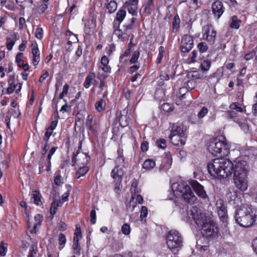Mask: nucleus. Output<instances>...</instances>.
<instances>
[{"label":"nucleus","instance_id":"obj_40","mask_svg":"<svg viewBox=\"0 0 257 257\" xmlns=\"http://www.w3.org/2000/svg\"><path fill=\"white\" fill-rule=\"evenodd\" d=\"M58 240H59V248L60 249H62L66 243V239L65 235L63 233H60L58 236Z\"/></svg>","mask_w":257,"mask_h":257},{"label":"nucleus","instance_id":"obj_41","mask_svg":"<svg viewBox=\"0 0 257 257\" xmlns=\"http://www.w3.org/2000/svg\"><path fill=\"white\" fill-rule=\"evenodd\" d=\"M126 15V12L123 10H119L116 16V20L120 23L124 19Z\"/></svg>","mask_w":257,"mask_h":257},{"label":"nucleus","instance_id":"obj_16","mask_svg":"<svg viewBox=\"0 0 257 257\" xmlns=\"http://www.w3.org/2000/svg\"><path fill=\"white\" fill-rule=\"evenodd\" d=\"M193 40L190 35H185L182 39L181 49L182 52H189L193 47Z\"/></svg>","mask_w":257,"mask_h":257},{"label":"nucleus","instance_id":"obj_43","mask_svg":"<svg viewBox=\"0 0 257 257\" xmlns=\"http://www.w3.org/2000/svg\"><path fill=\"white\" fill-rule=\"evenodd\" d=\"M37 252V245L36 243H33L30 248L28 257H36Z\"/></svg>","mask_w":257,"mask_h":257},{"label":"nucleus","instance_id":"obj_52","mask_svg":"<svg viewBox=\"0 0 257 257\" xmlns=\"http://www.w3.org/2000/svg\"><path fill=\"white\" fill-rule=\"evenodd\" d=\"M23 54L22 53H18L16 57V62L17 65L20 66L24 63L23 60Z\"/></svg>","mask_w":257,"mask_h":257},{"label":"nucleus","instance_id":"obj_56","mask_svg":"<svg viewBox=\"0 0 257 257\" xmlns=\"http://www.w3.org/2000/svg\"><path fill=\"white\" fill-rule=\"evenodd\" d=\"M249 194L252 198L257 202V188H251L250 189Z\"/></svg>","mask_w":257,"mask_h":257},{"label":"nucleus","instance_id":"obj_31","mask_svg":"<svg viewBox=\"0 0 257 257\" xmlns=\"http://www.w3.org/2000/svg\"><path fill=\"white\" fill-rule=\"evenodd\" d=\"M88 127L89 131L94 136L96 135L99 131V125L95 121H94V123L92 124V125Z\"/></svg>","mask_w":257,"mask_h":257},{"label":"nucleus","instance_id":"obj_3","mask_svg":"<svg viewBox=\"0 0 257 257\" xmlns=\"http://www.w3.org/2000/svg\"><path fill=\"white\" fill-rule=\"evenodd\" d=\"M234 164L225 158L215 159L208 163L209 174L218 180L229 178L233 172Z\"/></svg>","mask_w":257,"mask_h":257},{"label":"nucleus","instance_id":"obj_53","mask_svg":"<svg viewBox=\"0 0 257 257\" xmlns=\"http://www.w3.org/2000/svg\"><path fill=\"white\" fill-rule=\"evenodd\" d=\"M62 177L60 174L59 171H58L55 174L54 182L57 185H60L62 184Z\"/></svg>","mask_w":257,"mask_h":257},{"label":"nucleus","instance_id":"obj_32","mask_svg":"<svg viewBox=\"0 0 257 257\" xmlns=\"http://www.w3.org/2000/svg\"><path fill=\"white\" fill-rule=\"evenodd\" d=\"M220 220L223 223H227L228 221V215L226 208L217 213Z\"/></svg>","mask_w":257,"mask_h":257},{"label":"nucleus","instance_id":"obj_62","mask_svg":"<svg viewBox=\"0 0 257 257\" xmlns=\"http://www.w3.org/2000/svg\"><path fill=\"white\" fill-rule=\"evenodd\" d=\"M148 214V209L146 207L142 206L141 208L140 217L143 220L146 218Z\"/></svg>","mask_w":257,"mask_h":257},{"label":"nucleus","instance_id":"obj_12","mask_svg":"<svg viewBox=\"0 0 257 257\" xmlns=\"http://www.w3.org/2000/svg\"><path fill=\"white\" fill-rule=\"evenodd\" d=\"M82 238L81 231L78 225L76 226V229L73 237V253L79 256L81 253V247L79 244V241Z\"/></svg>","mask_w":257,"mask_h":257},{"label":"nucleus","instance_id":"obj_13","mask_svg":"<svg viewBox=\"0 0 257 257\" xmlns=\"http://www.w3.org/2000/svg\"><path fill=\"white\" fill-rule=\"evenodd\" d=\"M89 161L90 158L86 154L78 152L72 160L73 166L77 165L78 166H87Z\"/></svg>","mask_w":257,"mask_h":257},{"label":"nucleus","instance_id":"obj_19","mask_svg":"<svg viewBox=\"0 0 257 257\" xmlns=\"http://www.w3.org/2000/svg\"><path fill=\"white\" fill-rule=\"evenodd\" d=\"M32 54V64L37 66L40 61V52L36 42H33L31 44Z\"/></svg>","mask_w":257,"mask_h":257},{"label":"nucleus","instance_id":"obj_2","mask_svg":"<svg viewBox=\"0 0 257 257\" xmlns=\"http://www.w3.org/2000/svg\"><path fill=\"white\" fill-rule=\"evenodd\" d=\"M182 219L185 221L193 219L199 227H201L203 235L207 238H216L220 234L216 223L196 207H192L186 210L182 215Z\"/></svg>","mask_w":257,"mask_h":257},{"label":"nucleus","instance_id":"obj_22","mask_svg":"<svg viewBox=\"0 0 257 257\" xmlns=\"http://www.w3.org/2000/svg\"><path fill=\"white\" fill-rule=\"evenodd\" d=\"M184 136L170 134L171 142L175 146H183L185 144Z\"/></svg>","mask_w":257,"mask_h":257},{"label":"nucleus","instance_id":"obj_35","mask_svg":"<svg viewBox=\"0 0 257 257\" xmlns=\"http://www.w3.org/2000/svg\"><path fill=\"white\" fill-rule=\"evenodd\" d=\"M216 207L217 213L226 208V206L222 199H219L216 201Z\"/></svg>","mask_w":257,"mask_h":257},{"label":"nucleus","instance_id":"obj_17","mask_svg":"<svg viewBox=\"0 0 257 257\" xmlns=\"http://www.w3.org/2000/svg\"><path fill=\"white\" fill-rule=\"evenodd\" d=\"M57 149L58 148L56 147H52L48 154L46 163L45 165H44L43 163L41 162L40 163L39 170L40 173H42L44 170H46L48 172H49L50 170L51 165V159L52 158V156L55 153Z\"/></svg>","mask_w":257,"mask_h":257},{"label":"nucleus","instance_id":"obj_59","mask_svg":"<svg viewBox=\"0 0 257 257\" xmlns=\"http://www.w3.org/2000/svg\"><path fill=\"white\" fill-rule=\"evenodd\" d=\"M78 40L76 35L70 33L68 37V43H77Z\"/></svg>","mask_w":257,"mask_h":257},{"label":"nucleus","instance_id":"obj_34","mask_svg":"<svg viewBox=\"0 0 257 257\" xmlns=\"http://www.w3.org/2000/svg\"><path fill=\"white\" fill-rule=\"evenodd\" d=\"M63 202H64L62 201H61V200H54L51 204V207L50 209L51 213L54 214L56 212V210H57V207L61 206Z\"/></svg>","mask_w":257,"mask_h":257},{"label":"nucleus","instance_id":"obj_11","mask_svg":"<svg viewBox=\"0 0 257 257\" xmlns=\"http://www.w3.org/2000/svg\"><path fill=\"white\" fill-rule=\"evenodd\" d=\"M109 60L106 56L101 57L100 64L99 65L98 77L100 79L101 77L105 78L107 76L105 73L110 72V66L109 65Z\"/></svg>","mask_w":257,"mask_h":257},{"label":"nucleus","instance_id":"obj_42","mask_svg":"<svg viewBox=\"0 0 257 257\" xmlns=\"http://www.w3.org/2000/svg\"><path fill=\"white\" fill-rule=\"evenodd\" d=\"M165 48L163 46H160L159 48V54L158 57L156 60V62L157 64H159L161 62L162 60V58L164 56V53H165Z\"/></svg>","mask_w":257,"mask_h":257},{"label":"nucleus","instance_id":"obj_54","mask_svg":"<svg viewBox=\"0 0 257 257\" xmlns=\"http://www.w3.org/2000/svg\"><path fill=\"white\" fill-rule=\"evenodd\" d=\"M197 47L200 52L203 53L207 51V45L205 42H201L198 44Z\"/></svg>","mask_w":257,"mask_h":257},{"label":"nucleus","instance_id":"obj_15","mask_svg":"<svg viewBox=\"0 0 257 257\" xmlns=\"http://www.w3.org/2000/svg\"><path fill=\"white\" fill-rule=\"evenodd\" d=\"M190 184L192 186L195 192L200 198L203 199L208 198V195L204 190V187L196 180H191Z\"/></svg>","mask_w":257,"mask_h":257},{"label":"nucleus","instance_id":"obj_60","mask_svg":"<svg viewBox=\"0 0 257 257\" xmlns=\"http://www.w3.org/2000/svg\"><path fill=\"white\" fill-rule=\"evenodd\" d=\"M3 5H5L6 8L10 11H14L15 10V4L13 2L9 1L6 3L3 4Z\"/></svg>","mask_w":257,"mask_h":257},{"label":"nucleus","instance_id":"obj_50","mask_svg":"<svg viewBox=\"0 0 257 257\" xmlns=\"http://www.w3.org/2000/svg\"><path fill=\"white\" fill-rule=\"evenodd\" d=\"M140 53L139 51H135L132 56L131 60H130V63L131 64L136 63L137 62V61L140 57Z\"/></svg>","mask_w":257,"mask_h":257},{"label":"nucleus","instance_id":"obj_25","mask_svg":"<svg viewBox=\"0 0 257 257\" xmlns=\"http://www.w3.org/2000/svg\"><path fill=\"white\" fill-rule=\"evenodd\" d=\"M9 86L7 88V91L8 94H11L14 92L15 89L18 87V88L16 89V92L18 93L20 91L22 88V84L19 83L18 85L16 84L14 80H10L9 82Z\"/></svg>","mask_w":257,"mask_h":257},{"label":"nucleus","instance_id":"obj_7","mask_svg":"<svg viewBox=\"0 0 257 257\" xmlns=\"http://www.w3.org/2000/svg\"><path fill=\"white\" fill-rule=\"evenodd\" d=\"M116 169H112L111 172V177L115 180V183L114 185V191L117 194H119L122 187L121 181L124 171L121 170H117Z\"/></svg>","mask_w":257,"mask_h":257},{"label":"nucleus","instance_id":"obj_63","mask_svg":"<svg viewBox=\"0 0 257 257\" xmlns=\"http://www.w3.org/2000/svg\"><path fill=\"white\" fill-rule=\"evenodd\" d=\"M53 131H51V130H49L48 128L46 129V131L45 134V136L43 138V140L45 142H48L50 136L52 135L53 133Z\"/></svg>","mask_w":257,"mask_h":257},{"label":"nucleus","instance_id":"obj_23","mask_svg":"<svg viewBox=\"0 0 257 257\" xmlns=\"http://www.w3.org/2000/svg\"><path fill=\"white\" fill-rule=\"evenodd\" d=\"M118 157L116 158L115 160V167L113 169H116L117 170H121L123 171L122 169V167L123 166L124 159L122 156V150L121 149H118L117 150Z\"/></svg>","mask_w":257,"mask_h":257},{"label":"nucleus","instance_id":"obj_14","mask_svg":"<svg viewBox=\"0 0 257 257\" xmlns=\"http://www.w3.org/2000/svg\"><path fill=\"white\" fill-rule=\"evenodd\" d=\"M247 163L246 161L237 159L235 161L233 168L234 176L247 175Z\"/></svg>","mask_w":257,"mask_h":257},{"label":"nucleus","instance_id":"obj_21","mask_svg":"<svg viewBox=\"0 0 257 257\" xmlns=\"http://www.w3.org/2000/svg\"><path fill=\"white\" fill-rule=\"evenodd\" d=\"M212 12L217 18L219 19L224 12L223 5L220 1H216L212 5Z\"/></svg>","mask_w":257,"mask_h":257},{"label":"nucleus","instance_id":"obj_48","mask_svg":"<svg viewBox=\"0 0 257 257\" xmlns=\"http://www.w3.org/2000/svg\"><path fill=\"white\" fill-rule=\"evenodd\" d=\"M138 0H128L125 2L124 7H132L134 8L138 7Z\"/></svg>","mask_w":257,"mask_h":257},{"label":"nucleus","instance_id":"obj_51","mask_svg":"<svg viewBox=\"0 0 257 257\" xmlns=\"http://www.w3.org/2000/svg\"><path fill=\"white\" fill-rule=\"evenodd\" d=\"M211 63L208 60H204L201 64V67L203 71H207L209 69Z\"/></svg>","mask_w":257,"mask_h":257},{"label":"nucleus","instance_id":"obj_29","mask_svg":"<svg viewBox=\"0 0 257 257\" xmlns=\"http://www.w3.org/2000/svg\"><path fill=\"white\" fill-rule=\"evenodd\" d=\"M156 163L152 159H147L143 163V168L147 170H151L154 168Z\"/></svg>","mask_w":257,"mask_h":257},{"label":"nucleus","instance_id":"obj_64","mask_svg":"<svg viewBox=\"0 0 257 257\" xmlns=\"http://www.w3.org/2000/svg\"><path fill=\"white\" fill-rule=\"evenodd\" d=\"M251 246L253 252L257 255V237L252 241Z\"/></svg>","mask_w":257,"mask_h":257},{"label":"nucleus","instance_id":"obj_39","mask_svg":"<svg viewBox=\"0 0 257 257\" xmlns=\"http://www.w3.org/2000/svg\"><path fill=\"white\" fill-rule=\"evenodd\" d=\"M208 109L206 106L202 107L197 113V116L202 121V118L208 113Z\"/></svg>","mask_w":257,"mask_h":257},{"label":"nucleus","instance_id":"obj_44","mask_svg":"<svg viewBox=\"0 0 257 257\" xmlns=\"http://www.w3.org/2000/svg\"><path fill=\"white\" fill-rule=\"evenodd\" d=\"M188 121L191 123L194 124H198L202 122L201 120L197 116H196L193 115H190L188 117Z\"/></svg>","mask_w":257,"mask_h":257},{"label":"nucleus","instance_id":"obj_4","mask_svg":"<svg viewBox=\"0 0 257 257\" xmlns=\"http://www.w3.org/2000/svg\"><path fill=\"white\" fill-rule=\"evenodd\" d=\"M230 146L227 143L225 137L219 136L211 139L208 143L207 149L213 155L217 156H227L230 152Z\"/></svg>","mask_w":257,"mask_h":257},{"label":"nucleus","instance_id":"obj_36","mask_svg":"<svg viewBox=\"0 0 257 257\" xmlns=\"http://www.w3.org/2000/svg\"><path fill=\"white\" fill-rule=\"evenodd\" d=\"M105 105L106 103L105 101L103 99H101L98 101L97 102H96V103H95V109L97 111L100 112L104 109Z\"/></svg>","mask_w":257,"mask_h":257},{"label":"nucleus","instance_id":"obj_61","mask_svg":"<svg viewBox=\"0 0 257 257\" xmlns=\"http://www.w3.org/2000/svg\"><path fill=\"white\" fill-rule=\"evenodd\" d=\"M187 88L188 90H192L196 86V82L194 80H190L187 82L186 85Z\"/></svg>","mask_w":257,"mask_h":257},{"label":"nucleus","instance_id":"obj_1","mask_svg":"<svg viewBox=\"0 0 257 257\" xmlns=\"http://www.w3.org/2000/svg\"><path fill=\"white\" fill-rule=\"evenodd\" d=\"M243 194L233 187L228 188L226 197L230 204L236 208L234 214L236 222L240 226L249 227L257 220V208L250 204H243Z\"/></svg>","mask_w":257,"mask_h":257},{"label":"nucleus","instance_id":"obj_6","mask_svg":"<svg viewBox=\"0 0 257 257\" xmlns=\"http://www.w3.org/2000/svg\"><path fill=\"white\" fill-rule=\"evenodd\" d=\"M166 244L173 252L176 253L183 246V237L176 230H171L166 235Z\"/></svg>","mask_w":257,"mask_h":257},{"label":"nucleus","instance_id":"obj_33","mask_svg":"<svg viewBox=\"0 0 257 257\" xmlns=\"http://www.w3.org/2000/svg\"><path fill=\"white\" fill-rule=\"evenodd\" d=\"M117 7V5L116 3L114 1H111L108 3L106 9L109 13H112L116 11Z\"/></svg>","mask_w":257,"mask_h":257},{"label":"nucleus","instance_id":"obj_5","mask_svg":"<svg viewBox=\"0 0 257 257\" xmlns=\"http://www.w3.org/2000/svg\"><path fill=\"white\" fill-rule=\"evenodd\" d=\"M172 190L175 195L181 197L185 201L190 204L194 203L197 200L190 186L185 182L173 184Z\"/></svg>","mask_w":257,"mask_h":257},{"label":"nucleus","instance_id":"obj_24","mask_svg":"<svg viewBox=\"0 0 257 257\" xmlns=\"http://www.w3.org/2000/svg\"><path fill=\"white\" fill-rule=\"evenodd\" d=\"M95 80V74L94 73H90L86 77L83 83V86L85 88H88L91 85L94 84Z\"/></svg>","mask_w":257,"mask_h":257},{"label":"nucleus","instance_id":"obj_10","mask_svg":"<svg viewBox=\"0 0 257 257\" xmlns=\"http://www.w3.org/2000/svg\"><path fill=\"white\" fill-rule=\"evenodd\" d=\"M43 216L40 214L35 215L34 220L28 219V228L31 233H36L41 225Z\"/></svg>","mask_w":257,"mask_h":257},{"label":"nucleus","instance_id":"obj_8","mask_svg":"<svg viewBox=\"0 0 257 257\" xmlns=\"http://www.w3.org/2000/svg\"><path fill=\"white\" fill-rule=\"evenodd\" d=\"M234 184L241 192H244L248 188L247 175L233 176Z\"/></svg>","mask_w":257,"mask_h":257},{"label":"nucleus","instance_id":"obj_49","mask_svg":"<svg viewBox=\"0 0 257 257\" xmlns=\"http://www.w3.org/2000/svg\"><path fill=\"white\" fill-rule=\"evenodd\" d=\"M20 206L21 208H22L23 210V212L25 213L26 215L29 218V212L28 209V205L26 202L24 201H21L20 202Z\"/></svg>","mask_w":257,"mask_h":257},{"label":"nucleus","instance_id":"obj_57","mask_svg":"<svg viewBox=\"0 0 257 257\" xmlns=\"http://www.w3.org/2000/svg\"><path fill=\"white\" fill-rule=\"evenodd\" d=\"M229 107L230 109L232 110H235L238 112H242L243 109L239 106L236 102H233L232 103L230 106Z\"/></svg>","mask_w":257,"mask_h":257},{"label":"nucleus","instance_id":"obj_20","mask_svg":"<svg viewBox=\"0 0 257 257\" xmlns=\"http://www.w3.org/2000/svg\"><path fill=\"white\" fill-rule=\"evenodd\" d=\"M96 26V21L94 19L88 20L85 24L84 33L88 35H92L95 32Z\"/></svg>","mask_w":257,"mask_h":257},{"label":"nucleus","instance_id":"obj_45","mask_svg":"<svg viewBox=\"0 0 257 257\" xmlns=\"http://www.w3.org/2000/svg\"><path fill=\"white\" fill-rule=\"evenodd\" d=\"M8 249V244L2 242L0 245V256H5Z\"/></svg>","mask_w":257,"mask_h":257},{"label":"nucleus","instance_id":"obj_30","mask_svg":"<svg viewBox=\"0 0 257 257\" xmlns=\"http://www.w3.org/2000/svg\"><path fill=\"white\" fill-rule=\"evenodd\" d=\"M241 21L238 19L236 16H234L232 17L230 23V27L232 29H237L240 26Z\"/></svg>","mask_w":257,"mask_h":257},{"label":"nucleus","instance_id":"obj_26","mask_svg":"<svg viewBox=\"0 0 257 257\" xmlns=\"http://www.w3.org/2000/svg\"><path fill=\"white\" fill-rule=\"evenodd\" d=\"M171 134L184 136L183 125L179 124H173Z\"/></svg>","mask_w":257,"mask_h":257},{"label":"nucleus","instance_id":"obj_47","mask_svg":"<svg viewBox=\"0 0 257 257\" xmlns=\"http://www.w3.org/2000/svg\"><path fill=\"white\" fill-rule=\"evenodd\" d=\"M44 36V31L42 28H37L35 32V36L38 39L41 40Z\"/></svg>","mask_w":257,"mask_h":257},{"label":"nucleus","instance_id":"obj_28","mask_svg":"<svg viewBox=\"0 0 257 257\" xmlns=\"http://www.w3.org/2000/svg\"><path fill=\"white\" fill-rule=\"evenodd\" d=\"M79 169L76 172V177L77 178L84 176L88 171L89 168L87 166H78Z\"/></svg>","mask_w":257,"mask_h":257},{"label":"nucleus","instance_id":"obj_55","mask_svg":"<svg viewBox=\"0 0 257 257\" xmlns=\"http://www.w3.org/2000/svg\"><path fill=\"white\" fill-rule=\"evenodd\" d=\"M156 145L161 149H165L166 147V142L163 139H159L156 141Z\"/></svg>","mask_w":257,"mask_h":257},{"label":"nucleus","instance_id":"obj_18","mask_svg":"<svg viewBox=\"0 0 257 257\" xmlns=\"http://www.w3.org/2000/svg\"><path fill=\"white\" fill-rule=\"evenodd\" d=\"M136 189L137 183L134 182L132 183V187L131 188L132 195L131 197V200L130 201V205H132L133 208L136 206L135 203L134 202L135 199H136V201L139 204H142L144 201L143 197L141 195L136 193Z\"/></svg>","mask_w":257,"mask_h":257},{"label":"nucleus","instance_id":"obj_37","mask_svg":"<svg viewBox=\"0 0 257 257\" xmlns=\"http://www.w3.org/2000/svg\"><path fill=\"white\" fill-rule=\"evenodd\" d=\"M17 4L23 9L27 7L30 6L33 1L32 0H16Z\"/></svg>","mask_w":257,"mask_h":257},{"label":"nucleus","instance_id":"obj_46","mask_svg":"<svg viewBox=\"0 0 257 257\" xmlns=\"http://www.w3.org/2000/svg\"><path fill=\"white\" fill-rule=\"evenodd\" d=\"M121 230L123 234L125 235H129L131 231L130 225L127 223L123 224Z\"/></svg>","mask_w":257,"mask_h":257},{"label":"nucleus","instance_id":"obj_27","mask_svg":"<svg viewBox=\"0 0 257 257\" xmlns=\"http://www.w3.org/2000/svg\"><path fill=\"white\" fill-rule=\"evenodd\" d=\"M32 198L34 200V203L37 205H41L42 204L41 201V196L39 191L33 190L32 193Z\"/></svg>","mask_w":257,"mask_h":257},{"label":"nucleus","instance_id":"obj_58","mask_svg":"<svg viewBox=\"0 0 257 257\" xmlns=\"http://www.w3.org/2000/svg\"><path fill=\"white\" fill-rule=\"evenodd\" d=\"M161 108L165 112H169L173 110L172 106L168 103H165L162 105Z\"/></svg>","mask_w":257,"mask_h":257},{"label":"nucleus","instance_id":"obj_9","mask_svg":"<svg viewBox=\"0 0 257 257\" xmlns=\"http://www.w3.org/2000/svg\"><path fill=\"white\" fill-rule=\"evenodd\" d=\"M216 32L211 25H206L202 28V36L204 40L214 43L216 38Z\"/></svg>","mask_w":257,"mask_h":257},{"label":"nucleus","instance_id":"obj_38","mask_svg":"<svg viewBox=\"0 0 257 257\" xmlns=\"http://www.w3.org/2000/svg\"><path fill=\"white\" fill-rule=\"evenodd\" d=\"M114 34L121 42H124L126 40V36H123V32L119 29H115Z\"/></svg>","mask_w":257,"mask_h":257}]
</instances>
